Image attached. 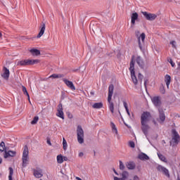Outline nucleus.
Instances as JSON below:
<instances>
[{"label": "nucleus", "instance_id": "obj_1", "mask_svg": "<svg viewBox=\"0 0 180 180\" xmlns=\"http://www.w3.org/2000/svg\"><path fill=\"white\" fill-rule=\"evenodd\" d=\"M150 117H151V113L147 111L143 112L141 115V129L146 136H148V131L150 130V125L147 124L150 122Z\"/></svg>", "mask_w": 180, "mask_h": 180}, {"label": "nucleus", "instance_id": "obj_2", "mask_svg": "<svg viewBox=\"0 0 180 180\" xmlns=\"http://www.w3.org/2000/svg\"><path fill=\"white\" fill-rule=\"evenodd\" d=\"M136 64V56L133 55L131 58L129 63V72L131 73V78L134 84L137 85L139 84V80H137V77L136 76V71H134V65Z\"/></svg>", "mask_w": 180, "mask_h": 180}, {"label": "nucleus", "instance_id": "obj_3", "mask_svg": "<svg viewBox=\"0 0 180 180\" xmlns=\"http://www.w3.org/2000/svg\"><path fill=\"white\" fill-rule=\"evenodd\" d=\"M113 91H115V86L113 84H110L108 87V102L109 109L111 113H114L115 112V104L112 101V96H113Z\"/></svg>", "mask_w": 180, "mask_h": 180}, {"label": "nucleus", "instance_id": "obj_4", "mask_svg": "<svg viewBox=\"0 0 180 180\" xmlns=\"http://www.w3.org/2000/svg\"><path fill=\"white\" fill-rule=\"evenodd\" d=\"M0 151L4 153V158H9V157H16V151L15 150H6V146H5V142L1 141L0 143Z\"/></svg>", "mask_w": 180, "mask_h": 180}, {"label": "nucleus", "instance_id": "obj_5", "mask_svg": "<svg viewBox=\"0 0 180 180\" xmlns=\"http://www.w3.org/2000/svg\"><path fill=\"white\" fill-rule=\"evenodd\" d=\"M22 160V168H26V167H27V165L29 164V148H27V146H24Z\"/></svg>", "mask_w": 180, "mask_h": 180}, {"label": "nucleus", "instance_id": "obj_6", "mask_svg": "<svg viewBox=\"0 0 180 180\" xmlns=\"http://www.w3.org/2000/svg\"><path fill=\"white\" fill-rule=\"evenodd\" d=\"M40 60L39 59L35 60H23L18 61L17 65L25 66V65H34V64H39Z\"/></svg>", "mask_w": 180, "mask_h": 180}, {"label": "nucleus", "instance_id": "obj_7", "mask_svg": "<svg viewBox=\"0 0 180 180\" xmlns=\"http://www.w3.org/2000/svg\"><path fill=\"white\" fill-rule=\"evenodd\" d=\"M77 141L79 144L84 143V129H82V127L81 125H78L77 128Z\"/></svg>", "mask_w": 180, "mask_h": 180}, {"label": "nucleus", "instance_id": "obj_8", "mask_svg": "<svg viewBox=\"0 0 180 180\" xmlns=\"http://www.w3.org/2000/svg\"><path fill=\"white\" fill-rule=\"evenodd\" d=\"M141 13L143 15L146 20H149L150 22H153L157 19V14L148 13L147 11H141Z\"/></svg>", "mask_w": 180, "mask_h": 180}, {"label": "nucleus", "instance_id": "obj_9", "mask_svg": "<svg viewBox=\"0 0 180 180\" xmlns=\"http://www.w3.org/2000/svg\"><path fill=\"white\" fill-rule=\"evenodd\" d=\"M172 140L174 141V143H175V144H178L180 141V136H179V134H178V131H176V129H173L172 130Z\"/></svg>", "mask_w": 180, "mask_h": 180}, {"label": "nucleus", "instance_id": "obj_10", "mask_svg": "<svg viewBox=\"0 0 180 180\" xmlns=\"http://www.w3.org/2000/svg\"><path fill=\"white\" fill-rule=\"evenodd\" d=\"M156 169L159 172H162L164 174V175H165L166 176H167L168 178H169V170H168V169H167L166 167H163L162 165H159L157 167Z\"/></svg>", "mask_w": 180, "mask_h": 180}, {"label": "nucleus", "instance_id": "obj_11", "mask_svg": "<svg viewBox=\"0 0 180 180\" xmlns=\"http://www.w3.org/2000/svg\"><path fill=\"white\" fill-rule=\"evenodd\" d=\"M152 102L154 105V106H155V108H158V110L159 109V108H161V98L160 96H154L152 98Z\"/></svg>", "mask_w": 180, "mask_h": 180}, {"label": "nucleus", "instance_id": "obj_12", "mask_svg": "<svg viewBox=\"0 0 180 180\" xmlns=\"http://www.w3.org/2000/svg\"><path fill=\"white\" fill-rule=\"evenodd\" d=\"M56 116H58V117H60V119H63V120H64V112H63L62 103H59L58 105Z\"/></svg>", "mask_w": 180, "mask_h": 180}, {"label": "nucleus", "instance_id": "obj_13", "mask_svg": "<svg viewBox=\"0 0 180 180\" xmlns=\"http://www.w3.org/2000/svg\"><path fill=\"white\" fill-rule=\"evenodd\" d=\"M136 62L138 64L139 67H140L142 70H144V67H146V63H144V60L141 56H138L136 58Z\"/></svg>", "mask_w": 180, "mask_h": 180}, {"label": "nucleus", "instance_id": "obj_14", "mask_svg": "<svg viewBox=\"0 0 180 180\" xmlns=\"http://www.w3.org/2000/svg\"><path fill=\"white\" fill-rule=\"evenodd\" d=\"M158 110L159 112V120L160 123H164V122H165V112H164V109H162V108H159Z\"/></svg>", "mask_w": 180, "mask_h": 180}, {"label": "nucleus", "instance_id": "obj_15", "mask_svg": "<svg viewBox=\"0 0 180 180\" xmlns=\"http://www.w3.org/2000/svg\"><path fill=\"white\" fill-rule=\"evenodd\" d=\"M9 75H11L9 69H7L6 67L4 66L3 68V74H1L2 78H4V79H6V81H8V79H9Z\"/></svg>", "mask_w": 180, "mask_h": 180}, {"label": "nucleus", "instance_id": "obj_16", "mask_svg": "<svg viewBox=\"0 0 180 180\" xmlns=\"http://www.w3.org/2000/svg\"><path fill=\"white\" fill-rule=\"evenodd\" d=\"M63 81L64 84H65V85H67V86L68 88H70V89H71L72 91H75V86H74V83H72V82H71L65 78H63Z\"/></svg>", "mask_w": 180, "mask_h": 180}, {"label": "nucleus", "instance_id": "obj_17", "mask_svg": "<svg viewBox=\"0 0 180 180\" xmlns=\"http://www.w3.org/2000/svg\"><path fill=\"white\" fill-rule=\"evenodd\" d=\"M39 29H40V31L37 37L38 39H40V37H41V36H43L44 34V32L46 30V23L41 22L40 24Z\"/></svg>", "mask_w": 180, "mask_h": 180}, {"label": "nucleus", "instance_id": "obj_18", "mask_svg": "<svg viewBox=\"0 0 180 180\" xmlns=\"http://www.w3.org/2000/svg\"><path fill=\"white\" fill-rule=\"evenodd\" d=\"M33 174L35 178H41L43 176V170L40 168L34 169Z\"/></svg>", "mask_w": 180, "mask_h": 180}, {"label": "nucleus", "instance_id": "obj_19", "mask_svg": "<svg viewBox=\"0 0 180 180\" xmlns=\"http://www.w3.org/2000/svg\"><path fill=\"white\" fill-rule=\"evenodd\" d=\"M139 19V13H132L131 16V27L136 25V20Z\"/></svg>", "mask_w": 180, "mask_h": 180}, {"label": "nucleus", "instance_id": "obj_20", "mask_svg": "<svg viewBox=\"0 0 180 180\" xmlns=\"http://www.w3.org/2000/svg\"><path fill=\"white\" fill-rule=\"evenodd\" d=\"M139 160H141V161H146V160H150V157L147 155V154L144 153H141L138 155Z\"/></svg>", "mask_w": 180, "mask_h": 180}, {"label": "nucleus", "instance_id": "obj_21", "mask_svg": "<svg viewBox=\"0 0 180 180\" xmlns=\"http://www.w3.org/2000/svg\"><path fill=\"white\" fill-rule=\"evenodd\" d=\"M140 39H141L143 43H144V40L146 39V34L142 33L141 37H139V46L140 50H143V46H141V41H140Z\"/></svg>", "mask_w": 180, "mask_h": 180}, {"label": "nucleus", "instance_id": "obj_22", "mask_svg": "<svg viewBox=\"0 0 180 180\" xmlns=\"http://www.w3.org/2000/svg\"><path fill=\"white\" fill-rule=\"evenodd\" d=\"M165 82H166L167 88H169V84H171V76L169 75L165 76Z\"/></svg>", "mask_w": 180, "mask_h": 180}, {"label": "nucleus", "instance_id": "obj_23", "mask_svg": "<svg viewBox=\"0 0 180 180\" xmlns=\"http://www.w3.org/2000/svg\"><path fill=\"white\" fill-rule=\"evenodd\" d=\"M30 53L32 54V56H40V50L39 49H32L30 50Z\"/></svg>", "mask_w": 180, "mask_h": 180}, {"label": "nucleus", "instance_id": "obj_24", "mask_svg": "<svg viewBox=\"0 0 180 180\" xmlns=\"http://www.w3.org/2000/svg\"><path fill=\"white\" fill-rule=\"evenodd\" d=\"M126 166L128 169H134V168H136V163H134V162H127Z\"/></svg>", "mask_w": 180, "mask_h": 180}, {"label": "nucleus", "instance_id": "obj_25", "mask_svg": "<svg viewBox=\"0 0 180 180\" xmlns=\"http://www.w3.org/2000/svg\"><path fill=\"white\" fill-rule=\"evenodd\" d=\"M65 75L64 74H53L49 76V78L58 79V78H64Z\"/></svg>", "mask_w": 180, "mask_h": 180}, {"label": "nucleus", "instance_id": "obj_26", "mask_svg": "<svg viewBox=\"0 0 180 180\" xmlns=\"http://www.w3.org/2000/svg\"><path fill=\"white\" fill-rule=\"evenodd\" d=\"M94 109H102L103 108V103H96L92 105Z\"/></svg>", "mask_w": 180, "mask_h": 180}, {"label": "nucleus", "instance_id": "obj_27", "mask_svg": "<svg viewBox=\"0 0 180 180\" xmlns=\"http://www.w3.org/2000/svg\"><path fill=\"white\" fill-rule=\"evenodd\" d=\"M121 178L123 179V180H126L127 179V178H129V172H126V171H124L122 174H121Z\"/></svg>", "mask_w": 180, "mask_h": 180}, {"label": "nucleus", "instance_id": "obj_28", "mask_svg": "<svg viewBox=\"0 0 180 180\" xmlns=\"http://www.w3.org/2000/svg\"><path fill=\"white\" fill-rule=\"evenodd\" d=\"M22 92H23L24 95L27 96L28 100L30 101V96H29V93L27 92V89L24 86H22Z\"/></svg>", "mask_w": 180, "mask_h": 180}, {"label": "nucleus", "instance_id": "obj_29", "mask_svg": "<svg viewBox=\"0 0 180 180\" xmlns=\"http://www.w3.org/2000/svg\"><path fill=\"white\" fill-rule=\"evenodd\" d=\"M158 156L159 157V159L161 161H163V162H167V158H165V156H164L161 153H158Z\"/></svg>", "mask_w": 180, "mask_h": 180}, {"label": "nucleus", "instance_id": "obj_30", "mask_svg": "<svg viewBox=\"0 0 180 180\" xmlns=\"http://www.w3.org/2000/svg\"><path fill=\"white\" fill-rule=\"evenodd\" d=\"M57 162H58V164H63V162H64V160L63 159V155H58L57 156Z\"/></svg>", "mask_w": 180, "mask_h": 180}, {"label": "nucleus", "instance_id": "obj_31", "mask_svg": "<svg viewBox=\"0 0 180 180\" xmlns=\"http://www.w3.org/2000/svg\"><path fill=\"white\" fill-rule=\"evenodd\" d=\"M110 124L112 131H115V133L117 134V128H116V125L115 124V123L111 122Z\"/></svg>", "mask_w": 180, "mask_h": 180}, {"label": "nucleus", "instance_id": "obj_32", "mask_svg": "<svg viewBox=\"0 0 180 180\" xmlns=\"http://www.w3.org/2000/svg\"><path fill=\"white\" fill-rule=\"evenodd\" d=\"M63 150L65 151L68 147L67 141L65 140V138L63 139Z\"/></svg>", "mask_w": 180, "mask_h": 180}, {"label": "nucleus", "instance_id": "obj_33", "mask_svg": "<svg viewBox=\"0 0 180 180\" xmlns=\"http://www.w3.org/2000/svg\"><path fill=\"white\" fill-rule=\"evenodd\" d=\"M39 122V117L35 116L33 120L31 122V124H36Z\"/></svg>", "mask_w": 180, "mask_h": 180}, {"label": "nucleus", "instance_id": "obj_34", "mask_svg": "<svg viewBox=\"0 0 180 180\" xmlns=\"http://www.w3.org/2000/svg\"><path fill=\"white\" fill-rule=\"evenodd\" d=\"M144 78V76H143V75H141V73H139L138 75V79H139V81L141 82H143V79Z\"/></svg>", "mask_w": 180, "mask_h": 180}, {"label": "nucleus", "instance_id": "obj_35", "mask_svg": "<svg viewBox=\"0 0 180 180\" xmlns=\"http://www.w3.org/2000/svg\"><path fill=\"white\" fill-rule=\"evenodd\" d=\"M129 147H131V148H134V147H136V144L134 143V141H129Z\"/></svg>", "mask_w": 180, "mask_h": 180}, {"label": "nucleus", "instance_id": "obj_36", "mask_svg": "<svg viewBox=\"0 0 180 180\" xmlns=\"http://www.w3.org/2000/svg\"><path fill=\"white\" fill-rule=\"evenodd\" d=\"M120 169L123 171L124 169V165L123 164V162L122 160H120Z\"/></svg>", "mask_w": 180, "mask_h": 180}, {"label": "nucleus", "instance_id": "obj_37", "mask_svg": "<svg viewBox=\"0 0 180 180\" xmlns=\"http://www.w3.org/2000/svg\"><path fill=\"white\" fill-rule=\"evenodd\" d=\"M8 169H9L8 176H13V168L9 167Z\"/></svg>", "mask_w": 180, "mask_h": 180}, {"label": "nucleus", "instance_id": "obj_38", "mask_svg": "<svg viewBox=\"0 0 180 180\" xmlns=\"http://www.w3.org/2000/svg\"><path fill=\"white\" fill-rule=\"evenodd\" d=\"M168 62L171 64L172 67H175V63H174V61H172V58L168 60Z\"/></svg>", "mask_w": 180, "mask_h": 180}, {"label": "nucleus", "instance_id": "obj_39", "mask_svg": "<svg viewBox=\"0 0 180 180\" xmlns=\"http://www.w3.org/2000/svg\"><path fill=\"white\" fill-rule=\"evenodd\" d=\"M176 44V42L175 41H170V44H172L173 49H175V47H176V46H175Z\"/></svg>", "mask_w": 180, "mask_h": 180}, {"label": "nucleus", "instance_id": "obj_40", "mask_svg": "<svg viewBox=\"0 0 180 180\" xmlns=\"http://www.w3.org/2000/svg\"><path fill=\"white\" fill-rule=\"evenodd\" d=\"M123 105L125 109H129V107L127 106V103H126V101H123Z\"/></svg>", "mask_w": 180, "mask_h": 180}, {"label": "nucleus", "instance_id": "obj_41", "mask_svg": "<svg viewBox=\"0 0 180 180\" xmlns=\"http://www.w3.org/2000/svg\"><path fill=\"white\" fill-rule=\"evenodd\" d=\"M160 92H161V94H165V89H164V87H162V88H160Z\"/></svg>", "mask_w": 180, "mask_h": 180}, {"label": "nucleus", "instance_id": "obj_42", "mask_svg": "<svg viewBox=\"0 0 180 180\" xmlns=\"http://www.w3.org/2000/svg\"><path fill=\"white\" fill-rule=\"evenodd\" d=\"M148 79H145V81H144V86H145V88H147V84H148Z\"/></svg>", "mask_w": 180, "mask_h": 180}, {"label": "nucleus", "instance_id": "obj_43", "mask_svg": "<svg viewBox=\"0 0 180 180\" xmlns=\"http://www.w3.org/2000/svg\"><path fill=\"white\" fill-rule=\"evenodd\" d=\"M153 122L155 124V126H158V123H157V121L155 120H153Z\"/></svg>", "mask_w": 180, "mask_h": 180}, {"label": "nucleus", "instance_id": "obj_44", "mask_svg": "<svg viewBox=\"0 0 180 180\" xmlns=\"http://www.w3.org/2000/svg\"><path fill=\"white\" fill-rule=\"evenodd\" d=\"M127 115L130 117V111L129 110V108L125 109Z\"/></svg>", "mask_w": 180, "mask_h": 180}, {"label": "nucleus", "instance_id": "obj_45", "mask_svg": "<svg viewBox=\"0 0 180 180\" xmlns=\"http://www.w3.org/2000/svg\"><path fill=\"white\" fill-rule=\"evenodd\" d=\"M46 143L49 146H51V141H50V139H47Z\"/></svg>", "mask_w": 180, "mask_h": 180}, {"label": "nucleus", "instance_id": "obj_46", "mask_svg": "<svg viewBox=\"0 0 180 180\" xmlns=\"http://www.w3.org/2000/svg\"><path fill=\"white\" fill-rule=\"evenodd\" d=\"M114 180H124V179H122V178H118V177H117V176H115V177H114Z\"/></svg>", "mask_w": 180, "mask_h": 180}, {"label": "nucleus", "instance_id": "obj_47", "mask_svg": "<svg viewBox=\"0 0 180 180\" xmlns=\"http://www.w3.org/2000/svg\"><path fill=\"white\" fill-rule=\"evenodd\" d=\"M79 157H84V153L80 152V153H79Z\"/></svg>", "mask_w": 180, "mask_h": 180}, {"label": "nucleus", "instance_id": "obj_48", "mask_svg": "<svg viewBox=\"0 0 180 180\" xmlns=\"http://www.w3.org/2000/svg\"><path fill=\"white\" fill-rule=\"evenodd\" d=\"M134 180H139V178L137 176H134Z\"/></svg>", "mask_w": 180, "mask_h": 180}, {"label": "nucleus", "instance_id": "obj_49", "mask_svg": "<svg viewBox=\"0 0 180 180\" xmlns=\"http://www.w3.org/2000/svg\"><path fill=\"white\" fill-rule=\"evenodd\" d=\"M113 172H115V175H119V173H117L115 169H113Z\"/></svg>", "mask_w": 180, "mask_h": 180}, {"label": "nucleus", "instance_id": "obj_50", "mask_svg": "<svg viewBox=\"0 0 180 180\" xmlns=\"http://www.w3.org/2000/svg\"><path fill=\"white\" fill-rule=\"evenodd\" d=\"M68 117H69L70 119H72V115H68Z\"/></svg>", "mask_w": 180, "mask_h": 180}, {"label": "nucleus", "instance_id": "obj_51", "mask_svg": "<svg viewBox=\"0 0 180 180\" xmlns=\"http://www.w3.org/2000/svg\"><path fill=\"white\" fill-rule=\"evenodd\" d=\"M124 125L127 127H129V125L127 124H126V122H124Z\"/></svg>", "mask_w": 180, "mask_h": 180}, {"label": "nucleus", "instance_id": "obj_52", "mask_svg": "<svg viewBox=\"0 0 180 180\" xmlns=\"http://www.w3.org/2000/svg\"><path fill=\"white\" fill-rule=\"evenodd\" d=\"M8 180H13V179L12 178V176H8Z\"/></svg>", "mask_w": 180, "mask_h": 180}, {"label": "nucleus", "instance_id": "obj_53", "mask_svg": "<svg viewBox=\"0 0 180 180\" xmlns=\"http://www.w3.org/2000/svg\"><path fill=\"white\" fill-rule=\"evenodd\" d=\"M107 54H108V56H110V57H112V53H107Z\"/></svg>", "mask_w": 180, "mask_h": 180}, {"label": "nucleus", "instance_id": "obj_54", "mask_svg": "<svg viewBox=\"0 0 180 180\" xmlns=\"http://www.w3.org/2000/svg\"><path fill=\"white\" fill-rule=\"evenodd\" d=\"M0 164H2V158H0Z\"/></svg>", "mask_w": 180, "mask_h": 180}, {"label": "nucleus", "instance_id": "obj_55", "mask_svg": "<svg viewBox=\"0 0 180 180\" xmlns=\"http://www.w3.org/2000/svg\"><path fill=\"white\" fill-rule=\"evenodd\" d=\"M82 1V2H86V1H88V0H81Z\"/></svg>", "mask_w": 180, "mask_h": 180}, {"label": "nucleus", "instance_id": "obj_56", "mask_svg": "<svg viewBox=\"0 0 180 180\" xmlns=\"http://www.w3.org/2000/svg\"><path fill=\"white\" fill-rule=\"evenodd\" d=\"M94 156L96 155V152L95 150H94Z\"/></svg>", "mask_w": 180, "mask_h": 180}, {"label": "nucleus", "instance_id": "obj_57", "mask_svg": "<svg viewBox=\"0 0 180 180\" xmlns=\"http://www.w3.org/2000/svg\"><path fill=\"white\" fill-rule=\"evenodd\" d=\"M0 37H2V33L0 32Z\"/></svg>", "mask_w": 180, "mask_h": 180}, {"label": "nucleus", "instance_id": "obj_58", "mask_svg": "<svg viewBox=\"0 0 180 180\" xmlns=\"http://www.w3.org/2000/svg\"><path fill=\"white\" fill-rule=\"evenodd\" d=\"M90 94H91V95H94V92H92V91H91Z\"/></svg>", "mask_w": 180, "mask_h": 180}, {"label": "nucleus", "instance_id": "obj_59", "mask_svg": "<svg viewBox=\"0 0 180 180\" xmlns=\"http://www.w3.org/2000/svg\"><path fill=\"white\" fill-rule=\"evenodd\" d=\"M64 160H65V161H67V158H64Z\"/></svg>", "mask_w": 180, "mask_h": 180}, {"label": "nucleus", "instance_id": "obj_60", "mask_svg": "<svg viewBox=\"0 0 180 180\" xmlns=\"http://www.w3.org/2000/svg\"><path fill=\"white\" fill-rule=\"evenodd\" d=\"M177 180H180V178H179V176H178V177H177Z\"/></svg>", "mask_w": 180, "mask_h": 180}, {"label": "nucleus", "instance_id": "obj_61", "mask_svg": "<svg viewBox=\"0 0 180 180\" xmlns=\"http://www.w3.org/2000/svg\"><path fill=\"white\" fill-rule=\"evenodd\" d=\"M172 142L170 141V146H172Z\"/></svg>", "mask_w": 180, "mask_h": 180}, {"label": "nucleus", "instance_id": "obj_62", "mask_svg": "<svg viewBox=\"0 0 180 180\" xmlns=\"http://www.w3.org/2000/svg\"><path fill=\"white\" fill-rule=\"evenodd\" d=\"M179 68H180V63H179Z\"/></svg>", "mask_w": 180, "mask_h": 180}, {"label": "nucleus", "instance_id": "obj_63", "mask_svg": "<svg viewBox=\"0 0 180 180\" xmlns=\"http://www.w3.org/2000/svg\"><path fill=\"white\" fill-rule=\"evenodd\" d=\"M164 142L163 143H165V141H163Z\"/></svg>", "mask_w": 180, "mask_h": 180}, {"label": "nucleus", "instance_id": "obj_64", "mask_svg": "<svg viewBox=\"0 0 180 180\" xmlns=\"http://www.w3.org/2000/svg\"><path fill=\"white\" fill-rule=\"evenodd\" d=\"M1 174H0V176H1Z\"/></svg>", "mask_w": 180, "mask_h": 180}]
</instances>
